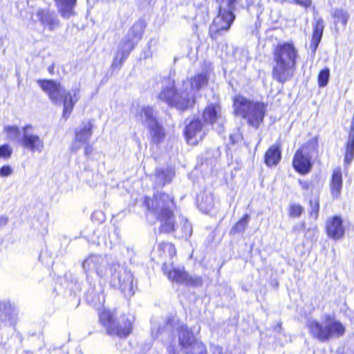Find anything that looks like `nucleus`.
Returning a JSON list of instances; mask_svg holds the SVG:
<instances>
[{"label": "nucleus", "mask_w": 354, "mask_h": 354, "mask_svg": "<svg viewBox=\"0 0 354 354\" xmlns=\"http://www.w3.org/2000/svg\"><path fill=\"white\" fill-rule=\"evenodd\" d=\"M178 332L179 345L186 354H206V347L198 340L192 330L174 316H168L157 330L152 328V335L160 337L162 341L171 342L174 339V330Z\"/></svg>", "instance_id": "1"}, {"label": "nucleus", "mask_w": 354, "mask_h": 354, "mask_svg": "<svg viewBox=\"0 0 354 354\" xmlns=\"http://www.w3.org/2000/svg\"><path fill=\"white\" fill-rule=\"evenodd\" d=\"M145 204L149 213L155 216L160 221V232L169 233L175 230V217L174 214V198L169 195L158 192L154 194L153 198H146Z\"/></svg>", "instance_id": "2"}, {"label": "nucleus", "mask_w": 354, "mask_h": 354, "mask_svg": "<svg viewBox=\"0 0 354 354\" xmlns=\"http://www.w3.org/2000/svg\"><path fill=\"white\" fill-rule=\"evenodd\" d=\"M158 97L169 106L180 111L191 109L196 103L195 94L192 93V88L189 87V83L183 82L182 87L176 88L174 80L170 77L163 80Z\"/></svg>", "instance_id": "3"}, {"label": "nucleus", "mask_w": 354, "mask_h": 354, "mask_svg": "<svg viewBox=\"0 0 354 354\" xmlns=\"http://www.w3.org/2000/svg\"><path fill=\"white\" fill-rule=\"evenodd\" d=\"M310 334L320 342H328L332 338L343 336L346 331L342 323L330 314L322 317V322L312 319L308 323Z\"/></svg>", "instance_id": "4"}, {"label": "nucleus", "mask_w": 354, "mask_h": 354, "mask_svg": "<svg viewBox=\"0 0 354 354\" xmlns=\"http://www.w3.org/2000/svg\"><path fill=\"white\" fill-rule=\"evenodd\" d=\"M145 23L143 20H138L129 29L127 35L120 41L118 49L112 62L113 68H120L123 62L130 55L131 50L142 38Z\"/></svg>", "instance_id": "5"}, {"label": "nucleus", "mask_w": 354, "mask_h": 354, "mask_svg": "<svg viewBox=\"0 0 354 354\" xmlns=\"http://www.w3.org/2000/svg\"><path fill=\"white\" fill-rule=\"evenodd\" d=\"M234 113L247 120L248 124L258 129L263 122L266 113L263 103L254 102L243 96L238 95L234 101Z\"/></svg>", "instance_id": "6"}, {"label": "nucleus", "mask_w": 354, "mask_h": 354, "mask_svg": "<svg viewBox=\"0 0 354 354\" xmlns=\"http://www.w3.org/2000/svg\"><path fill=\"white\" fill-rule=\"evenodd\" d=\"M111 285L119 289L125 297L134 294L133 275L124 264L113 262L110 267Z\"/></svg>", "instance_id": "7"}, {"label": "nucleus", "mask_w": 354, "mask_h": 354, "mask_svg": "<svg viewBox=\"0 0 354 354\" xmlns=\"http://www.w3.org/2000/svg\"><path fill=\"white\" fill-rule=\"evenodd\" d=\"M100 322L106 327L109 335H117L120 337H127L132 329V323L129 318L122 317L120 322L115 320L114 315L108 310L99 312Z\"/></svg>", "instance_id": "8"}, {"label": "nucleus", "mask_w": 354, "mask_h": 354, "mask_svg": "<svg viewBox=\"0 0 354 354\" xmlns=\"http://www.w3.org/2000/svg\"><path fill=\"white\" fill-rule=\"evenodd\" d=\"M162 270L168 279L173 282L194 287L202 285V278L196 275H189L185 272L184 267H175L173 264L169 265L165 263Z\"/></svg>", "instance_id": "9"}, {"label": "nucleus", "mask_w": 354, "mask_h": 354, "mask_svg": "<svg viewBox=\"0 0 354 354\" xmlns=\"http://www.w3.org/2000/svg\"><path fill=\"white\" fill-rule=\"evenodd\" d=\"M235 19L234 14L228 13L218 8V15L209 26V35L212 39L216 40L228 31Z\"/></svg>", "instance_id": "10"}, {"label": "nucleus", "mask_w": 354, "mask_h": 354, "mask_svg": "<svg viewBox=\"0 0 354 354\" xmlns=\"http://www.w3.org/2000/svg\"><path fill=\"white\" fill-rule=\"evenodd\" d=\"M203 118L205 122L212 125L218 133L224 131L225 119L219 103L209 104L203 111Z\"/></svg>", "instance_id": "11"}, {"label": "nucleus", "mask_w": 354, "mask_h": 354, "mask_svg": "<svg viewBox=\"0 0 354 354\" xmlns=\"http://www.w3.org/2000/svg\"><path fill=\"white\" fill-rule=\"evenodd\" d=\"M33 127L30 124L22 128V136L20 145L31 152L41 153L44 147L43 139L33 133Z\"/></svg>", "instance_id": "12"}, {"label": "nucleus", "mask_w": 354, "mask_h": 354, "mask_svg": "<svg viewBox=\"0 0 354 354\" xmlns=\"http://www.w3.org/2000/svg\"><path fill=\"white\" fill-rule=\"evenodd\" d=\"M298 53L295 47L290 43L279 44L273 53L274 62L296 66Z\"/></svg>", "instance_id": "13"}, {"label": "nucleus", "mask_w": 354, "mask_h": 354, "mask_svg": "<svg viewBox=\"0 0 354 354\" xmlns=\"http://www.w3.org/2000/svg\"><path fill=\"white\" fill-rule=\"evenodd\" d=\"M38 84L55 104H62V97L67 92L60 82L53 80H39Z\"/></svg>", "instance_id": "14"}, {"label": "nucleus", "mask_w": 354, "mask_h": 354, "mask_svg": "<svg viewBox=\"0 0 354 354\" xmlns=\"http://www.w3.org/2000/svg\"><path fill=\"white\" fill-rule=\"evenodd\" d=\"M106 260L100 255H90L82 263V268L87 277L95 272L100 277H103L106 272Z\"/></svg>", "instance_id": "15"}, {"label": "nucleus", "mask_w": 354, "mask_h": 354, "mask_svg": "<svg viewBox=\"0 0 354 354\" xmlns=\"http://www.w3.org/2000/svg\"><path fill=\"white\" fill-rule=\"evenodd\" d=\"M272 69V75L274 80L279 83L284 84L290 80L294 76L296 66H290L288 64L274 62Z\"/></svg>", "instance_id": "16"}, {"label": "nucleus", "mask_w": 354, "mask_h": 354, "mask_svg": "<svg viewBox=\"0 0 354 354\" xmlns=\"http://www.w3.org/2000/svg\"><path fill=\"white\" fill-rule=\"evenodd\" d=\"M36 16L41 25L53 31L59 27L60 22L55 12L50 9L39 8L37 10Z\"/></svg>", "instance_id": "17"}, {"label": "nucleus", "mask_w": 354, "mask_h": 354, "mask_svg": "<svg viewBox=\"0 0 354 354\" xmlns=\"http://www.w3.org/2000/svg\"><path fill=\"white\" fill-rule=\"evenodd\" d=\"M185 133L188 142L197 144L202 140L205 136V131L203 129V123L199 119H194L191 121L185 128Z\"/></svg>", "instance_id": "18"}, {"label": "nucleus", "mask_w": 354, "mask_h": 354, "mask_svg": "<svg viewBox=\"0 0 354 354\" xmlns=\"http://www.w3.org/2000/svg\"><path fill=\"white\" fill-rule=\"evenodd\" d=\"M17 322V312L9 302H0V330L3 326H12Z\"/></svg>", "instance_id": "19"}, {"label": "nucleus", "mask_w": 354, "mask_h": 354, "mask_svg": "<svg viewBox=\"0 0 354 354\" xmlns=\"http://www.w3.org/2000/svg\"><path fill=\"white\" fill-rule=\"evenodd\" d=\"M292 165L295 169L302 174L308 173L312 167V162L310 156L303 149H298L293 158Z\"/></svg>", "instance_id": "20"}, {"label": "nucleus", "mask_w": 354, "mask_h": 354, "mask_svg": "<svg viewBox=\"0 0 354 354\" xmlns=\"http://www.w3.org/2000/svg\"><path fill=\"white\" fill-rule=\"evenodd\" d=\"M80 99V87L75 86V88H72L70 91H67L62 97V104L64 106L63 109V118L67 119L75 106V104Z\"/></svg>", "instance_id": "21"}, {"label": "nucleus", "mask_w": 354, "mask_h": 354, "mask_svg": "<svg viewBox=\"0 0 354 354\" xmlns=\"http://www.w3.org/2000/svg\"><path fill=\"white\" fill-rule=\"evenodd\" d=\"M326 227L328 236L335 240L341 239L344 234L342 220L339 216H335L329 218Z\"/></svg>", "instance_id": "22"}, {"label": "nucleus", "mask_w": 354, "mask_h": 354, "mask_svg": "<svg viewBox=\"0 0 354 354\" xmlns=\"http://www.w3.org/2000/svg\"><path fill=\"white\" fill-rule=\"evenodd\" d=\"M174 176L175 171L173 169L159 168L156 170V173L153 176V180L156 187H161L169 183Z\"/></svg>", "instance_id": "23"}, {"label": "nucleus", "mask_w": 354, "mask_h": 354, "mask_svg": "<svg viewBox=\"0 0 354 354\" xmlns=\"http://www.w3.org/2000/svg\"><path fill=\"white\" fill-rule=\"evenodd\" d=\"M57 11L64 19H69L75 15L77 0H54Z\"/></svg>", "instance_id": "24"}, {"label": "nucleus", "mask_w": 354, "mask_h": 354, "mask_svg": "<svg viewBox=\"0 0 354 354\" xmlns=\"http://www.w3.org/2000/svg\"><path fill=\"white\" fill-rule=\"evenodd\" d=\"M324 28V20L320 17L315 18V24H313V32L312 39L310 44V48L311 49L313 53L316 52L317 48L321 41L323 35Z\"/></svg>", "instance_id": "25"}, {"label": "nucleus", "mask_w": 354, "mask_h": 354, "mask_svg": "<svg viewBox=\"0 0 354 354\" xmlns=\"http://www.w3.org/2000/svg\"><path fill=\"white\" fill-rule=\"evenodd\" d=\"M343 185L342 174L339 167L333 169L330 182V193L333 198H338L342 192Z\"/></svg>", "instance_id": "26"}, {"label": "nucleus", "mask_w": 354, "mask_h": 354, "mask_svg": "<svg viewBox=\"0 0 354 354\" xmlns=\"http://www.w3.org/2000/svg\"><path fill=\"white\" fill-rule=\"evenodd\" d=\"M138 120L143 124L149 127H153L156 122V113L151 106H142L138 115Z\"/></svg>", "instance_id": "27"}, {"label": "nucleus", "mask_w": 354, "mask_h": 354, "mask_svg": "<svg viewBox=\"0 0 354 354\" xmlns=\"http://www.w3.org/2000/svg\"><path fill=\"white\" fill-rule=\"evenodd\" d=\"M199 209L205 213L209 212L214 207V196L211 192H204L197 197Z\"/></svg>", "instance_id": "28"}, {"label": "nucleus", "mask_w": 354, "mask_h": 354, "mask_svg": "<svg viewBox=\"0 0 354 354\" xmlns=\"http://www.w3.org/2000/svg\"><path fill=\"white\" fill-rule=\"evenodd\" d=\"M209 80V73L207 71H203L202 73L196 74L194 77L191 79L190 85L189 87L196 89V91H199L201 88L205 86Z\"/></svg>", "instance_id": "29"}, {"label": "nucleus", "mask_w": 354, "mask_h": 354, "mask_svg": "<svg viewBox=\"0 0 354 354\" xmlns=\"http://www.w3.org/2000/svg\"><path fill=\"white\" fill-rule=\"evenodd\" d=\"M92 135V124L90 122H83L75 131V138L78 140L87 143Z\"/></svg>", "instance_id": "30"}, {"label": "nucleus", "mask_w": 354, "mask_h": 354, "mask_svg": "<svg viewBox=\"0 0 354 354\" xmlns=\"http://www.w3.org/2000/svg\"><path fill=\"white\" fill-rule=\"evenodd\" d=\"M354 158V122L351 124L346 142L344 162L347 164L351 162Z\"/></svg>", "instance_id": "31"}, {"label": "nucleus", "mask_w": 354, "mask_h": 354, "mask_svg": "<svg viewBox=\"0 0 354 354\" xmlns=\"http://www.w3.org/2000/svg\"><path fill=\"white\" fill-rule=\"evenodd\" d=\"M281 157L279 148L273 145L268 149L265 154V162L269 167L276 165L281 160Z\"/></svg>", "instance_id": "32"}, {"label": "nucleus", "mask_w": 354, "mask_h": 354, "mask_svg": "<svg viewBox=\"0 0 354 354\" xmlns=\"http://www.w3.org/2000/svg\"><path fill=\"white\" fill-rule=\"evenodd\" d=\"M332 16L335 25L341 24L343 28L346 27L350 17L348 11L342 8H335L332 13Z\"/></svg>", "instance_id": "33"}, {"label": "nucleus", "mask_w": 354, "mask_h": 354, "mask_svg": "<svg viewBox=\"0 0 354 354\" xmlns=\"http://www.w3.org/2000/svg\"><path fill=\"white\" fill-rule=\"evenodd\" d=\"M152 137V142L153 143H160L165 138V131L162 127L158 122L153 127H148Z\"/></svg>", "instance_id": "34"}, {"label": "nucleus", "mask_w": 354, "mask_h": 354, "mask_svg": "<svg viewBox=\"0 0 354 354\" xmlns=\"http://www.w3.org/2000/svg\"><path fill=\"white\" fill-rule=\"evenodd\" d=\"M250 215L245 214L230 230L231 234L243 233L250 221Z\"/></svg>", "instance_id": "35"}, {"label": "nucleus", "mask_w": 354, "mask_h": 354, "mask_svg": "<svg viewBox=\"0 0 354 354\" xmlns=\"http://www.w3.org/2000/svg\"><path fill=\"white\" fill-rule=\"evenodd\" d=\"M5 131L8 134V138L10 140L17 141L20 144L21 139V133L17 126H8L5 127Z\"/></svg>", "instance_id": "36"}, {"label": "nucleus", "mask_w": 354, "mask_h": 354, "mask_svg": "<svg viewBox=\"0 0 354 354\" xmlns=\"http://www.w3.org/2000/svg\"><path fill=\"white\" fill-rule=\"evenodd\" d=\"M101 297L104 301V297L100 294V290L96 291L93 288L88 289L86 293V300L94 305L97 303L101 304Z\"/></svg>", "instance_id": "37"}, {"label": "nucleus", "mask_w": 354, "mask_h": 354, "mask_svg": "<svg viewBox=\"0 0 354 354\" xmlns=\"http://www.w3.org/2000/svg\"><path fill=\"white\" fill-rule=\"evenodd\" d=\"M330 77V70L328 68L322 69L318 75V85L324 87L328 84Z\"/></svg>", "instance_id": "38"}, {"label": "nucleus", "mask_w": 354, "mask_h": 354, "mask_svg": "<svg viewBox=\"0 0 354 354\" xmlns=\"http://www.w3.org/2000/svg\"><path fill=\"white\" fill-rule=\"evenodd\" d=\"M310 215L317 219L319 210V203L317 198L310 200Z\"/></svg>", "instance_id": "39"}, {"label": "nucleus", "mask_w": 354, "mask_h": 354, "mask_svg": "<svg viewBox=\"0 0 354 354\" xmlns=\"http://www.w3.org/2000/svg\"><path fill=\"white\" fill-rule=\"evenodd\" d=\"M304 212V208L299 205L293 204L290 206V215L292 217H299Z\"/></svg>", "instance_id": "40"}, {"label": "nucleus", "mask_w": 354, "mask_h": 354, "mask_svg": "<svg viewBox=\"0 0 354 354\" xmlns=\"http://www.w3.org/2000/svg\"><path fill=\"white\" fill-rule=\"evenodd\" d=\"M12 154V149L8 145L0 146V158H9Z\"/></svg>", "instance_id": "41"}, {"label": "nucleus", "mask_w": 354, "mask_h": 354, "mask_svg": "<svg viewBox=\"0 0 354 354\" xmlns=\"http://www.w3.org/2000/svg\"><path fill=\"white\" fill-rule=\"evenodd\" d=\"M182 230L183 233L182 236L186 239H188L192 233V225L187 221H185L182 227Z\"/></svg>", "instance_id": "42"}, {"label": "nucleus", "mask_w": 354, "mask_h": 354, "mask_svg": "<svg viewBox=\"0 0 354 354\" xmlns=\"http://www.w3.org/2000/svg\"><path fill=\"white\" fill-rule=\"evenodd\" d=\"M13 172L12 168L9 165H4L0 168V176L8 177Z\"/></svg>", "instance_id": "43"}, {"label": "nucleus", "mask_w": 354, "mask_h": 354, "mask_svg": "<svg viewBox=\"0 0 354 354\" xmlns=\"http://www.w3.org/2000/svg\"><path fill=\"white\" fill-rule=\"evenodd\" d=\"M85 143L75 138V140L71 146V150L73 151H78Z\"/></svg>", "instance_id": "44"}, {"label": "nucleus", "mask_w": 354, "mask_h": 354, "mask_svg": "<svg viewBox=\"0 0 354 354\" xmlns=\"http://www.w3.org/2000/svg\"><path fill=\"white\" fill-rule=\"evenodd\" d=\"M297 4L304 7H309L311 5V0H295Z\"/></svg>", "instance_id": "45"}, {"label": "nucleus", "mask_w": 354, "mask_h": 354, "mask_svg": "<svg viewBox=\"0 0 354 354\" xmlns=\"http://www.w3.org/2000/svg\"><path fill=\"white\" fill-rule=\"evenodd\" d=\"M8 218L6 216H0V229L7 225Z\"/></svg>", "instance_id": "46"}, {"label": "nucleus", "mask_w": 354, "mask_h": 354, "mask_svg": "<svg viewBox=\"0 0 354 354\" xmlns=\"http://www.w3.org/2000/svg\"><path fill=\"white\" fill-rule=\"evenodd\" d=\"M212 354H223V348L218 346H214L212 348Z\"/></svg>", "instance_id": "47"}, {"label": "nucleus", "mask_w": 354, "mask_h": 354, "mask_svg": "<svg viewBox=\"0 0 354 354\" xmlns=\"http://www.w3.org/2000/svg\"><path fill=\"white\" fill-rule=\"evenodd\" d=\"M299 183L303 189H308L310 187V183L308 181L299 180Z\"/></svg>", "instance_id": "48"}, {"label": "nucleus", "mask_w": 354, "mask_h": 354, "mask_svg": "<svg viewBox=\"0 0 354 354\" xmlns=\"http://www.w3.org/2000/svg\"><path fill=\"white\" fill-rule=\"evenodd\" d=\"M304 228H305V223L302 222L300 224L294 226L293 230L295 232H298V231H300V230H304Z\"/></svg>", "instance_id": "49"}, {"label": "nucleus", "mask_w": 354, "mask_h": 354, "mask_svg": "<svg viewBox=\"0 0 354 354\" xmlns=\"http://www.w3.org/2000/svg\"><path fill=\"white\" fill-rule=\"evenodd\" d=\"M93 147L89 145H86L84 148V153L86 156H89L93 152Z\"/></svg>", "instance_id": "50"}, {"label": "nucleus", "mask_w": 354, "mask_h": 354, "mask_svg": "<svg viewBox=\"0 0 354 354\" xmlns=\"http://www.w3.org/2000/svg\"><path fill=\"white\" fill-rule=\"evenodd\" d=\"M230 139L232 140V142L233 143L236 142V140H234V136H230Z\"/></svg>", "instance_id": "51"}]
</instances>
